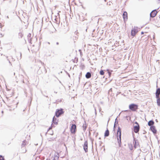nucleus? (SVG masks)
<instances>
[{
  "mask_svg": "<svg viewBox=\"0 0 160 160\" xmlns=\"http://www.w3.org/2000/svg\"><path fill=\"white\" fill-rule=\"evenodd\" d=\"M121 128L119 127L118 129L117 136V139L119 142V144L120 146H121Z\"/></svg>",
  "mask_w": 160,
  "mask_h": 160,
  "instance_id": "nucleus-1",
  "label": "nucleus"
},
{
  "mask_svg": "<svg viewBox=\"0 0 160 160\" xmlns=\"http://www.w3.org/2000/svg\"><path fill=\"white\" fill-rule=\"evenodd\" d=\"M140 126L138 122H136L133 124V131L135 133H138L140 130Z\"/></svg>",
  "mask_w": 160,
  "mask_h": 160,
  "instance_id": "nucleus-2",
  "label": "nucleus"
},
{
  "mask_svg": "<svg viewBox=\"0 0 160 160\" xmlns=\"http://www.w3.org/2000/svg\"><path fill=\"white\" fill-rule=\"evenodd\" d=\"M58 120L54 116L53 117V120L52 122V123L51 126V127L50 128L48 129V132L49 131L50 129H51L52 127H55V126L54 125V124L57 125L58 124Z\"/></svg>",
  "mask_w": 160,
  "mask_h": 160,
  "instance_id": "nucleus-3",
  "label": "nucleus"
},
{
  "mask_svg": "<svg viewBox=\"0 0 160 160\" xmlns=\"http://www.w3.org/2000/svg\"><path fill=\"white\" fill-rule=\"evenodd\" d=\"M138 106L137 105L131 104L129 106V108L132 111H135L138 109Z\"/></svg>",
  "mask_w": 160,
  "mask_h": 160,
  "instance_id": "nucleus-4",
  "label": "nucleus"
},
{
  "mask_svg": "<svg viewBox=\"0 0 160 160\" xmlns=\"http://www.w3.org/2000/svg\"><path fill=\"white\" fill-rule=\"evenodd\" d=\"M71 132L72 134H75L77 131L76 126L75 124H72L70 129Z\"/></svg>",
  "mask_w": 160,
  "mask_h": 160,
  "instance_id": "nucleus-5",
  "label": "nucleus"
},
{
  "mask_svg": "<svg viewBox=\"0 0 160 160\" xmlns=\"http://www.w3.org/2000/svg\"><path fill=\"white\" fill-rule=\"evenodd\" d=\"M64 113L63 110L62 109H57L55 112V115L57 117H59L61 115L63 114Z\"/></svg>",
  "mask_w": 160,
  "mask_h": 160,
  "instance_id": "nucleus-6",
  "label": "nucleus"
},
{
  "mask_svg": "<svg viewBox=\"0 0 160 160\" xmlns=\"http://www.w3.org/2000/svg\"><path fill=\"white\" fill-rule=\"evenodd\" d=\"M138 32L137 27H134L133 28L131 31V35L133 37H134L135 36L136 34Z\"/></svg>",
  "mask_w": 160,
  "mask_h": 160,
  "instance_id": "nucleus-7",
  "label": "nucleus"
},
{
  "mask_svg": "<svg viewBox=\"0 0 160 160\" xmlns=\"http://www.w3.org/2000/svg\"><path fill=\"white\" fill-rule=\"evenodd\" d=\"M157 13L158 12L156 10H153L151 12L150 16L152 18H154L155 17Z\"/></svg>",
  "mask_w": 160,
  "mask_h": 160,
  "instance_id": "nucleus-8",
  "label": "nucleus"
},
{
  "mask_svg": "<svg viewBox=\"0 0 160 160\" xmlns=\"http://www.w3.org/2000/svg\"><path fill=\"white\" fill-rule=\"evenodd\" d=\"M83 148L85 152H88V142L87 141H85L83 146Z\"/></svg>",
  "mask_w": 160,
  "mask_h": 160,
  "instance_id": "nucleus-9",
  "label": "nucleus"
},
{
  "mask_svg": "<svg viewBox=\"0 0 160 160\" xmlns=\"http://www.w3.org/2000/svg\"><path fill=\"white\" fill-rule=\"evenodd\" d=\"M123 18L124 21H127L128 18V13L126 12H124L123 14Z\"/></svg>",
  "mask_w": 160,
  "mask_h": 160,
  "instance_id": "nucleus-10",
  "label": "nucleus"
},
{
  "mask_svg": "<svg viewBox=\"0 0 160 160\" xmlns=\"http://www.w3.org/2000/svg\"><path fill=\"white\" fill-rule=\"evenodd\" d=\"M150 129L153 132L154 134H156L157 133V130L155 128V127L154 126H152L150 127Z\"/></svg>",
  "mask_w": 160,
  "mask_h": 160,
  "instance_id": "nucleus-11",
  "label": "nucleus"
},
{
  "mask_svg": "<svg viewBox=\"0 0 160 160\" xmlns=\"http://www.w3.org/2000/svg\"><path fill=\"white\" fill-rule=\"evenodd\" d=\"M160 94V88H158L156 92V98H158L159 97H160L159 96V95Z\"/></svg>",
  "mask_w": 160,
  "mask_h": 160,
  "instance_id": "nucleus-12",
  "label": "nucleus"
},
{
  "mask_svg": "<svg viewBox=\"0 0 160 160\" xmlns=\"http://www.w3.org/2000/svg\"><path fill=\"white\" fill-rule=\"evenodd\" d=\"M27 141L26 140H24L22 142V143L21 144L22 147H25L26 145L27 144Z\"/></svg>",
  "mask_w": 160,
  "mask_h": 160,
  "instance_id": "nucleus-13",
  "label": "nucleus"
},
{
  "mask_svg": "<svg viewBox=\"0 0 160 160\" xmlns=\"http://www.w3.org/2000/svg\"><path fill=\"white\" fill-rule=\"evenodd\" d=\"M109 132L108 130L107 129L105 131L104 133V136L105 137H108L109 135Z\"/></svg>",
  "mask_w": 160,
  "mask_h": 160,
  "instance_id": "nucleus-14",
  "label": "nucleus"
},
{
  "mask_svg": "<svg viewBox=\"0 0 160 160\" xmlns=\"http://www.w3.org/2000/svg\"><path fill=\"white\" fill-rule=\"evenodd\" d=\"M154 124V122L152 120H151L148 122V125L149 126H151L153 125Z\"/></svg>",
  "mask_w": 160,
  "mask_h": 160,
  "instance_id": "nucleus-15",
  "label": "nucleus"
},
{
  "mask_svg": "<svg viewBox=\"0 0 160 160\" xmlns=\"http://www.w3.org/2000/svg\"><path fill=\"white\" fill-rule=\"evenodd\" d=\"M91 76V74L89 72H87L86 75V77L87 78H90Z\"/></svg>",
  "mask_w": 160,
  "mask_h": 160,
  "instance_id": "nucleus-16",
  "label": "nucleus"
},
{
  "mask_svg": "<svg viewBox=\"0 0 160 160\" xmlns=\"http://www.w3.org/2000/svg\"><path fill=\"white\" fill-rule=\"evenodd\" d=\"M59 158V156L58 154L57 155H55L54 156V158L53 160H58Z\"/></svg>",
  "mask_w": 160,
  "mask_h": 160,
  "instance_id": "nucleus-17",
  "label": "nucleus"
},
{
  "mask_svg": "<svg viewBox=\"0 0 160 160\" xmlns=\"http://www.w3.org/2000/svg\"><path fill=\"white\" fill-rule=\"evenodd\" d=\"M82 128L83 130L85 131L87 128V124L86 122L83 124Z\"/></svg>",
  "mask_w": 160,
  "mask_h": 160,
  "instance_id": "nucleus-18",
  "label": "nucleus"
},
{
  "mask_svg": "<svg viewBox=\"0 0 160 160\" xmlns=\"http://www.w3.org/2000/svg\"><path fill=\"white\" fill-rule=\"evenodd\" d=\"M157 98V104L158 106H160V97H159V98Z\"/></svg>",
  "mask_w": 160,
  "mask_h": 160,
  "instance_id": "nucleus-19",
  "label": "nucleus"
},
{
  "mask_svg": "<svg viewBox=\"0 0 160 160\" xmlns=\"http://www.w3.org/2000/svg\"><path fill=\"white\" fill-rule=\"evenodd\" d=\"M100 74L102 75H103L104 74V72L103 70H101L100 71Z\"/></svg>",
  "mask_w": 160,
  "mask_h": 160,
  "instance_id": "nucleus-20",
  "label": "nucleus"
},
{
  "mask_svg": "<svg viewBox=\"0 0 160 160\" xmlns=\"http://www.w3.org/2000/svg\"><path fill=\"white\" fill-rule=\"evenodd\" d=\"M0 160H5L4 157L1 155H0Z\"/></svg>",
  "mask_w": 160,
  "mask_h": 160,
  "instance_id": "nucleus-21",
  "label": "nucleus"
},
{
  "mask_svg": "<svg viewBox=\"0 0 160 160\" xmlns=\"http://www.w3.org/2000/svg\"><path fill=\"white\" fill-rule=\"evenodd\" d=\"M27 152V150L26 148H25V149L22 151V153H25Z\"/></svg>",
  "mask_w": 160,
  "mask_h": 160,
  "instance_id": "nucleus-22",
  "label": "nucleus"
},
{
  "mask_svg": "<svg viewBox=\"0 0 160 160\" xmlns=\"http://www.w3.org/2000/svg\"><path fill=\"white\" fill-rule=\"evenodd\" d=\"M48 141H53L54 139L53 138H49L48 139Z\"/></svg>",
  "mask_w": 160,
  "mask_h": 160,
  "instance_id": "nucleus-23",
  "label": "nucleus"
},
{
  "mask_svg": "<svg viewBox=\"0 0 160 160\" xmlns=\"http://www.w3.org/2000/svg\"><path fill=\"white\" fill-rule=\"evenodd\" d=\"M53 132H52L51 133H50V134L52 135H53Z\"/></svg>",
  "mask_w": 160,
  "mask_h": 160,
  "instance_id": "nucleus-24",
  "label": "nucleus"
},
{
  "mask_svg": "<svg viewBox=\"0 0 160 160\" xmlns=\"http://www.w3.org/2000/svg\"><path fill=\"white\" fill-rule=\"evenodd\" d=\"M144 32H141V34H144Z\"/></svg>",
  "mask_w": 160,
  "mask_h": 160,
  "instance_id": "nucleus-25",
  "label": "nucleus"
}]
</instances>
